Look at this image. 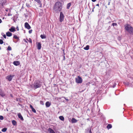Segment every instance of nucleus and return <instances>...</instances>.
Listing matches in <instances>:
<instances>
[{
    "mask_svg": "<svg viewBox=\"0 0 133 133\" xmlns=\"http://www.w3.org/2000/svg\"><path fill=\"white\" fill-rule=\"evenodd\" d=\"M63 97L65 99V100H66L67 101H68L69 100L68 99L66 98L65 97Z\"/></svg>",
    "mask_w": 133,
    "mask_h": 133,
    "instance_id": "37",
    "label": "nucleus"
},
{
    "mask_svg": "<svg viewBox=\"0 0 133 133\" xmlns=\"http://www.w3.org/2000/svg\"><path fill=\"white\" fill-rule=\"evenodd\" d=\"M40 37L42 39H45L46 38V36L44 35H41Z\"/></svg>",
    "mask_w": 133,
    "mask_h": 133,
    "instance_id": "20",
    "label": "nucleus"
},
{
    "mask_svg": "<svg viewBox=\"0 0 133 133\" xmlns=\"http://www.w3.org/2000/svg\"><path fill=\"white\" fill-rule=\"evenodd\" d=\"M32 30H30L29 31V34H31L32 33Z\"/></svg>",
    "mask_w": 133,
    "mask_h": 133,
    "instance_id": "36",
    "label": "nucleus"
},
{
    "mask_svg": "<svg viewBox=\"0 0 133 133\" xmlns=\"http://www.w3.org/2000/svg\"><path fill=\"white\" fill-rule=\"evenodd\" d=\"M71 121L72 123H75L77 122V121L76 119H75L74 118H72L71 119Z\"/></svg>",
    "mask_w": 133,
    "mask_h": 133,
    "instance_id": "17",
    "label": "nucleus"
},
{
    "mask_svg": "<svg viewBox=\"0 0 133 133\" xmlns=\"http://www.w3.org/2000/svg\"><path fill=\"white\" fill-rule=\"evenodd\" d=\"M51 103L49 102H47L45 103V105L47 107H48L50 106Z\"/></svg>",
    "mask_w": 133,
    "mask_h": 133,
    "instance_id": "15",
    "label": "nucleus"
},
{
    "mask_svg": "<svg viewBox=\"0 0 133 133\" xmlns=\"http://www.w3.org/2000/svg\"><path fill=\"white\" fill-rule=\"evenodd\" d=\"M13 63L14 65L17 66L19 65L20 63V62L18 61H15L13 62Z\"/></svg>",
    "mask_w": 133,
    "mask_h": 133,
    "instance_id": "8",
    "label": "nucleus"
},
{
    "mask_svg": "<svg viewBox=\"0 0 133 133\" xmlns=\"http://www.w3.org/2000/svg\"><path fill=\"white\" fill-rule=\"evenodd\" d=\"M25 26L26 28H27L28 29H29L31 28V27L30 25H29V24L27 22H26L25 23Z\"/></svg>",
    "mask_w": 133,
    "mask_h": 133,
    "instance_id": "7",
    "label": "nucleus"
},
{
    "mask_svg": "<svg viewBox=\"0 0 133 133\" xmlns=\"http://www.w3.org/2000/svg\"><path fill=\"white\" fill-rule=\"evenodd\" d=\"M91 1L93 2H95L96 1V0H91Z\"/></svg>",
    "mask_w": 133,
    "mask_h": 133,
    "instance_id": "45",
    "label": "nucleus"
},
{
    "mask_svg": "<svg viewBox=\"0 0 133 133\" xmlns=\"http://www.w3.org/2000/svg\"><path fill=\"white\" fill-rule=\"evenodd\" d=\"M92 11H94L93 9L92 10Z\"/></svg>",
    "mask_w": 133,
    "mask_h": 133,
    "instance_id": "51",
    "label": "nucleus"
},
{
    "mask_svg": "<svg viewBox=\"0 0 133 133\" xmlns=\"http://www.w3.org/2000/svg\"><path fill=\"white\" fill-rule=\"evenodd\" d=\"M33 85L34 88L36 89L41 87V83L38 80L35 81Z\"/></svg>",
    "mask_w": 133,
    "mask_h": 133,
    "instance_id": "3",
    "label": "nucleus"
},
{
    "mask_svg": "<svg viewBox=\"0 0 133 133\" xmlns=\"http://www.w3.org/2000/svg\"><path fill=\"white\" fill-rule=\"evenodd\" d=\"M59 119L61 121H64V118L63 116H59Z\"/></svg>",
    "mask_w": 133,
    "mask_h": 133,
    "instance_id": "19",
    "label": "nucleus"
},
{
    "mask_svg": "<svg viewBox=\"0 0 133 133\" xmlns=\"http://www.w3.org/2000/svg\"><path fill=\"white\" fill-rule=\"evenodd\" d=\"M89 45H87L84 48V49L88 50L89 49Z\"/></svg>",
    "mask_w": 133,
    "mask_h": 133,
    "instance_id": "21",
    "label": "nucleus"
},
{
    "mask_svg": "<svg viewBox=\"0 0 133 133\" xmlns=\"http://www.w3.org/2000/svg\"><path fill=\"white\" fill-rule=\"evenodd\" d=\"M0 94L1 95L2 97L4 96H5L4 94L2 92L0 93Z\"/></svg>",
    "mask_w": 133,
    "mask_h": 133,
    "instance_id": "30",
    "label": "nucleus"
},
{
    "mask_svg": "<svg viewBox=\"0 0 133 133\" xmlns=\"http://www.w3.org/2000/svg\"><path fill=\"white\" fill-rule=\"evenodd\" d=\"M13 38L15 39H17L18 41H19V38L16 35H15L14 36Z\"/></svg>",
    "mask_w": 133,
    "mask_h": 133,
    "instance_id": "22",
    "label": "nucleus"
},
{
    "mask_svg": "<svg viewBox=\"0 0 133 133\" xmlns=\"http://www.w3.org/2000/svg\"><path fill=\"white\" fill-rule=\"evenodd\" d=\"M64 18V15L62 12H61L60 13V15L59 16V21L61 22L63 21Z\"/></svg>",
    "mask_w": 133,
    "mask_h": 133,
    "instance_id": "5",
    "label": "nucleus"
},
{
    "mask_svg": "<svg viewBox=\"0 0 133 133\" xmlns=\"http://www.w3.org/2000/svg\"><path fill=\"white\" fill-rule=\"evenodd\" d=\"M112 127V125L111 124H108L107 126V128L108 129L111 128Z\"/></svg>",
    "mask_w": 133,
    "mask_h": 133,
    "instance_id": "18",
    "label": "nucleus"
},
{
    "mask_svg": "<svg viewBox=\"0 0 133 133\" xmlns=\"http://www.w3.org/2000/svg\"><path fill=\"white\" fill-rule=\"evenodd\" d=\"M14 76H12L11 75H10L8 76L7 77V78L8 79L9 81H10L12 80L13 77Z\"/></svg>",
    "mask_w": 133,
    "mask_h": 133,
    "instance_id": "9",
    "label": "nucleus"
},
{
    "mask_svg": "<svg viewBox=\"0 0 133 133\" xmlns=\"http://www.w3.org/2000/svg\"><path fill=\"white\" fill-rule=\"evenodd\" d=\"M30 107L32 109V108H34L32 107V106L31 105H30Z\"/></svg>",
    "mask_w": 133,
    "mask_h": 133,
    "instance_id": "39",
    "label": "nucleus"
},
{
    "mask_svg": "<svg viewBox=\"0 0 133 133\" xmlns=\"http://www.w3.org/2000/svg\"><path fill=\"white\" fill-rule=\"evenodd\" d=\"M20 133H25L24 132H20Z\"/></svg>",
    "mask_w": 133,
    "mask_h": 133,
    "instance_id": "49",
    "label": "nucleus"
},
{
    "mask_svg": "<svg viewBox=\"0 0 133 133\" xmlns=\"http://www.w3.org/2000/svg\"><path fill=\"white\" fill-rule=\"evenodd\" d=\"M40 104L42 105H43L44 104V103L43 102V101H41L40 102Z\"/></svg>",
    "mask_w": 133,
    "mask_h": 133,
    "instance_id": "27",
    "label": "nucleus"
},
{
    "mask_svg": "<svg viewBox=\"0 0 133 133\" xmlns=\"http://www.w3.org/2000/svg\"><path fill=\"white\" fill-rule=\"evenodd\" d=\"M37 46L38 50H40L41 48V43L38 42L37 43Z\"/></svg>",
    "mask_w": 133,
    "mask_h": 133,
    "instance_id": "10",
    "label": "nucleus"
},
{
    "mask_svg": "<svg viewBox=\"0 0 133 133\" xmlns=\"http://www.w3.org/2000/svg\"><path fill=\"white\" fill-rule=\"evenodd\" d=\"M7 130V128H3L2 130V131L3 132H5Z\"/></svg>",
    "mask_w": 133,
    "mask_h": 133,
    "instance_id": "23",
    "label": "nucleus"
},
{
    "mask_svg": "<svg viewBox=\"0 0 133 133\" xmlns=\"http://www.w3.org/2000/svg\"><path fill=\"white\" fill-rule=\"evenodd\" d=\"M117 84L116 83H115V84H114V85L113 86V88H114L115 87L116 85Z\"/></svg>",
    "mask_w": 133,
    "mask_h": 133,
    "instance_id": "40",
    "label": "nucleus"
},
{
    "mask_svg": "<svg viewBox=\"0 0 133 133\" xmlns=\"http://www.w3.org/2000/svg\"><path fill=\"white\" fill-rule=\"evenodd\" d=\"M96 6H99V4H97L96 5Z\"/></svg>",
    "mask_w": 133,
    "mask_h": 133,
    "instance_id": "44",
    "label": "nucleus"
},
{
    "mask_svg": "<svg viewBox=\"0 0 133 133\" xmlns=\"http://www.w3.org/2000/svg\"><path fill=\"white\" fill-rule=\"evenodd\" d=\"M125 29L129 34H133V28L130 25L127 24L125 26Z\"/></svg>",
    "mask_w": 133,
    "mask_h": 133,
    "instance_id": "2",
    "label": "nucleus"
},
{
    "mask_svg": "<svg viewBox=\"0 0 133 133\" xmlns=\"http://www.w3.org/2000/svg\"><path fill=\"white\" fill-rule=\"evenodd\" d=\"M32 111L34 112V113H36V111L35 110V109L33 108H32Z\"/></svg>",
    "mask_w": 133,
    "mask_h": 133,
    "instance_id": "26",
    "label": "nucleus"
},
{
    "mask_svg": "<svg viewBox=\"0 0 133 133\" xmlns=\"http://www.w3.org/2000/svg\"><path fill=\"white\" fill-rule=\"evenodd\" d=\"M18 117L19 118H20L21 120L22 121H23L24 120L23 118L20 113H19L18 114Z\"/></svg>",
    "mask_w": 133,
    "mask_h": 133,
    "instance_id": "12",
    "label": "nucleus"
},
{
    "mask_svg": "<svg viewBox=\"0 0 133 133\" xmlns=\"http://www.w3.org/2000/svg\"><path fill=\"white\" fill-rule=\"evenodd\" d=\"M62 8L61 3L59 2H57L54 5L53 9L55 12L58 13L61 11Z\"/></svg>",
    "mask_w": 133,
    "mask_h": 133,
    "instance_id": "1",
    "label": "nucleus"
},
{
    "mask_svg": "<svg viewBox=\"0 0 133 133\" xmlns=\"http://www.w3.org/2000/svg\"><path fill=\"white\" fill-rule=\"evenodd\" d=\"M23 40L25 42H26V43H28V42H27V41H26V40H25V39H23Z\"/></svg>",
    "mask_w": 133,
    "mask_h": 133,
    "instance_id": "41",
    "label": "nucleus"
},
{
    "mask_svg": "<svg viewBox=\"0 0 133 133\" xmlns=\"http://www.w3.org/2000/svg\"><path fill=\"white\" fill-rule=\"evenodd\" d=\"M35 1H36L37 3H40V1H39V0H35Z\"/></svg>",
    "mask_w": 133,
    "mask_h": 133,
    "instance_id": "34",
    "label": "nucleus"
},
{
    "mask_svg": "<svg viewBox=\"0 0 133 133\" xmlns=\"http://www.w3.org/2000/svg\"><path fill=\"white\" fill-rule=\"evenodd\" d=\"M112 25L113 26H116L117 25V24L116 23H113L112 24Z\"/></svg>",
    "mask_w": 133,
    "mask_h": 133,
    "instance_id": "33",
    "label": "nucleus"
},
{
    "mask_svg": "<svg viewBox=\"0 0 133 133\" xmlns=\"http://www.w3.org/2000/svg\"><path fill=\"white\" fill-rule=\"evenodd\" d=\"M6 3V0H0V4L3 6L5 5Z\"/></svg>",
    "mask_w": 133,
    "mask_h": 133,
    "instance_id": "6",
    "label": "nucleus"
},
{
    "mask_svg": "<svg viewBox=\"0 0 133 133\" xmlns=\"http://www.w3.org/2000/svg\"><path fill=\"white\" fill-rule=\"evenodd\" d=\"M9 30L11 32H14L16 31L15 27L13 26L9 29Z\"/></svg>",
    "mask_w": 133,
    "mask_h": 133,
    "instance_id": "11",
    "label": "nucleus"
},
{
    "mask_svg": "<svg viewBox=\"0 0 133 133\" xmlns=\"http://www.w3.org/2000/svg\"><path fill=\"white\" fill-rule=\"evenodd\" d=\"M26 39L30 43H32V40L31 39V38H29V40H28V39Z\"/></svg>",
    "mask_w": 133,
    "mask_h": 133,
    "instance_id": "28",
    "label": "nucleus"
},
{
    "mask_svg": "<svg viewBox=\"0 0 133 133\" xmlns=\"http://www.w3.org/2000/svg\"><path fill=\"white\" fill-rule=\"evenodd\" d=\"M3 42L2 39H0V44H2L3 43Z\"/></svg>",
    "mask_w": 133,
    "mask_h": 133,
    "instance_id": "32",
    "label": "nucleus"
},
{
    "mask_svg": "<svg viewBox=\"0 0 133 133\" xmlns=\"http://www.w3.org/2000/svg\"><path fill=\"white\" fill-rule=\"evenodd\" d=\"M4 119V117L0 115V119L3 120Z\"/></svg>",
    "mask_w": 133,
    "mask_h": 133,
    "instance_id": "31",
    "label": "nucleus"
},
{
    "mask_svg": "<svg viewBox=\"0 0 133 133\" xmlns=\"http://www.w3.org/2000/svg\"><path fill=\"white\" fill-rule=\"evenodd\" d=\"M3 36L5 38H6V35H5V34H4L3 35Z\"/></svg>",
    "mask_w": 133,
    "mask_h": 133,
    "instance_id": "38",
    "label": "nucleus"
},
{
    "mask_svg": "<svg viewBox=\"0 0 133 133\" xmlns=\"http://www.w3.org/2000/svg\"><path fill=\"white\" fill-rule=\"evenodd\" d=\"M64 60L65 59V56H64Z\"/></svg>",
    "mask_w": 133,
    "mask_h": 133,
    "instance_id": "48",
    "label": "nucleus"
},
{
    "mask_svg": "<svg viewBox=\"0 0 133 133\" xmlns=\"http://www.w3.org/2000/svg\"><path fill=\"white\" fill-rule=\"evenodd\" d=\"M48 131H49L50 133H55L54 131L51 128H49Z\"/></svg>",
    "mask_w": 133,
    "mask_h": 133,
    "instance_id": "16",
    "label": "nucleus"
},
{
    "mask_svg": "<svg viewBox=\"0 0 133 133\" xmlns=\"http://www.w3.org/2000/svg\"><path fill=\"white\" fill-rule=\"evenodd\" d=\"M110 2H108V5H110Z\"/></svg>",
    "mask_w": 133,
    "mask_h": 133,
    "instance_id": "47",
    "label": "nucleus"
},
{
    "mask_svg": "<svg viewBox=\"0 0 133 133\" xmlns=\"http://www.w3.org/2000/svg\"><path fill=\"white\" fill-rule=\"evenodd\" d=\"M88 131L90 133H92L91 131V129H88Z\"/></svg>",
    "mask_w": 133,
    "mask_h": 133,
    "instance_id": "35",
    "label": "nucleus"
},
{
    "mask_svg": "<svg viewBox=\"0 0 133 133\" xmlns=\"http://www.w3.org/2000/svg\"><path fill=\"white\" fill-rule=\"evenodd\" d=\"M75 79L76 82L77 83L80 84L82 82V79L79 76H78L77 78H76Z\"/></svg>",
    "mask_w": 133,
    "mask_h": 133,
    "instance_id": "4",
    "label": "nucleus"
},
{
    "mask_svg": "<svg viewBox=\"0 0 133 133\" xmlns=\"http://www.w3.org/2000/svg\"><path fill=\"white\" fill-rule=\"evenodd\" d=\"M2 22V21L1 19H0V23H1Z\"/></svg>",
    "mask_w": 133,
    "mask_h": 133,
    "instance_id": "46",
    "label": "nucleus"
},
{
    "mask_svg": "<svg viewBox=\"0 0 133 133\" xmlns=\"http://www.w3.org/2000/svg\"><path fill=\"white\" fill-rule=\"evenodd\" d=\"M12 15L11 14H10V13H9L8 14V16H11Z\"/></svg>",
    "mask_w": 133,
    "mask_h": 133,
    "instance_id": "42",
    "label": "nucleus"
},
{
    "mask_svg": "<svg viewBox=\"0 0 133 133\" xmlns=\"http://www.w3.org/2000/svg\"><path fill=\"white\" fill-rule=\"evenodd\" d=\"M71 5V3H68L67 5V8L68 9H69L70 6Z\"/></svg>",
    "mask_w": 133,
    "mask_h": 133,
    "instance_id": "25",
    "label": "nucleus"
},
{
    "mask_svg": "<svg viewBox=\"0 0 133 133\" xmlns=\"http://www.w3.org/2000/svg\"><path fill=\"white\" fill-rule=\"evenodd\" d=\"M31 2L30 0H29L28 2L26 3V6L28 7L29 8L30 7V4H31Z\"/></svg>",
    "mask_w": 133,
    "mask_h": 133,
    "instance_id": "13",
    "label": "nucleus"
},
{
    "mask_svg": "<svg viewBox=\"0 0 133 133\" xmlns=\"http://www.w3.org/2000/svg\"><path fill=\"white\" fill-rule=\"evenodd\" d=\"M8 50H11L12 49L11 47L10 46H9L8 47Z\"/></svg>",
    "mask_w": 133,
    "mask_h": 133,
    "instance_id": "29",
    "label": "nucleus"
},
{
    "mask_svg": "<svg viewBox=\"0 0 133 133\" xmlns=\"http://www.w3.org/2000/svg\"><path fill=\"white\" fill-rule=\"evenodd\" d=\"M12 124L14 125H15L16 124V122L15 120H13L12 121Z\"/></svg>",
    "mask_w": 133,
    "mask_h": 133,
    "instance_id": "24",
    "label": "nucleus"
},
{
    "mask_svg": "<svg viewBox=\"0 0 133 133\" xmlns=\"http://www.w3.org/2000/svg\"><path fill=\"white\" fill-rule=\"evenodd\" d=\"M12 34L9 31H8L6 33V35L8 37H10L12 35Z\"/></svg>",
    "mask_w": 133,
    "mask_h": 133,
    "instance_id": "14",
    "label": "nucleus"
},
{
    "mask_svg": "<svg viewBox=\"0 0 133 133\" xmlns=\"http://www.w3.org/2000/svg\"><path fill=\"white\" fill-rule=\"evenodd\" d=\"M16 29L17 31H18L19 30V29L18 27H17Z\"/></svg>",
    "mask_w": 133,
    "mask_h": 133,
    "instance_id": "43",
    "label": "nucleus"
},
{
    "mask_svg": "<svg viewBox=\"0 0 133 133\" xmlns=\"http://www.w3.org/2000/svg\"><path fill=\"white\" fill-rule=\"evenodd\" d=\"M1 49V47L0 46V50Z\"/></svg>",
    "mask_w": 133,
    "mask_h": 133,
    "instance_id": "50",
    "label": "nucleus"
}]
</instances>
